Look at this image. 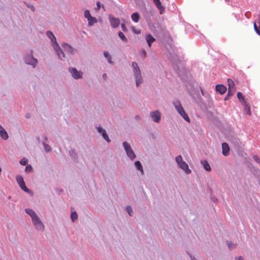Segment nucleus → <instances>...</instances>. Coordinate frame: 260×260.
Wrapping results in <instances>:
<instances>
[{"mask_svg": "<svg viewBox=\"0 0 260 260\" xmlns=\"http://www.w3.org/2000/svg\"><path fill=\"white\" fill-rule=\"evenodd\" d=\"M132 67L133 68V73L135 78L136 85L139 86L140 84L143 82V79L142 78L141 71L137 63L136 62H133L132 63Z\"/></svg>", "mask_w": 260, "mask_h": 260, "instance_id": "nucleus-1", "label": "nucleus"}, {"mask_svg": "<svg viewBox=\"0 0 260 260\" xmlns=\"http://www.w3.org/2000/svg\"><path fill=\"white\" fill-rule=\"evenodd\" d=\"M173 105L175 108L178 112V113L181 115V116L187 122L190 121L188 115L184 111L183 107L182 106L180 101L179 100H175L173 102Z\"/></svg>", "mask_w": 260, "mask_h": 260, "instance_id": "nucleus-2", "label": "nucleus"}, {"mask_svg": "<svg viewBox=\"0 0 260 260\" xmlns=\"http://www.w3.org/2000/svg\"><path fill=\"white\" fill-rule=\"evenodd\" d=\"M175 159L179 168L184 171L187 174L191 173V171L189 169L187 164L183 160L181 155H178L176 157Z\"/></svg>", "mask_w": 260, "mask_h": 260, "instance_id": "nucleus-3", "label": "nucleus"}, {"mask_svg": "<svg viewBox=\"0 0 260 260\" xmlns=\"http://www.w3.org/2000/svg\"><path fill=\"white\" fill-rule=\"evenodd\" d=\"M123 146L126 152L127 156L131 159H134L136 157V155L131 148V146L126 142L123 143Z\"/></svg>", "mask_w": 260, "mask_h": 260, "instance_id": "nucleus-4", "label": "nucleus"}, {"mask_svg": "<svg viewBox=\"0 0 260 260\" xmlns=\"http://www.w3.org/2000/svg\"><path fill=\"white\" fill-rule=\"evenodd\" d=\"M31 219L34 225L37 230H43L44 228V225L37 215Z\"/></svg>", "mask_w": 260, "mask_h": 260, "instance_id": "nucleus-5", "label": "nucleus"}, {"mask_svg": "<svg viewBox=\"0 0 260 260\" xmlns=\"http://www.w3.org/2000/svg\"><path fill=\"white\" fill-rule=\"evenodd\" d=\"M69 71L74 79H77L82 77V72L78 71L76 68H70Z\"/></svg>", "mask_w": 260, "mask_h": 260, "instance_id": "nucleus-6", "label": "nucleus"}, {"mask_svg": "<svg viewBox=\"0 0 260 260\" xmlns=\"http://www.w3.org/2000/svg\"><path fill=\"white\" fill-rule=\"evenodd\" d=\"M53 46L54 49L55 50L58 57L61 58L62 57L63 58H65V54L64 52L62 51V49L60 48L58 44L57 43H56L54 44H53Z\"/></svg>", "mask_w": 260, "mask_h": 260, "instance_id": "nucleus-7", "label": "nucleus"}, {"mask_svg": "<svg viewBox=\"0 0 260 260\" xmlns=\"http://www.w3.org/2000/svg\"><path fill=\"white\" fill-rule=\"evenodd\" d=\"M165 41L167 44L170 46H172L173 44V40L169 33L167 31L164 32V41Z\"/></svg>", "mask_w": 260, "mask_h": 260, "instance_id": "nucleus-8", "label": "nucleus"}, {"mask_svg": "<svg viewBox=\"0 0 260 260\" xmlns=\"http://www.w3.org/2000/svg\"><path fill=\"white\" fill-rule=\"evenodd\" d=\"M150 115L154 121L158 122L160 120L161 114L158 111L151 112Z\"/></svg>", "mask_w": 260, "mask_h": 260, "instance_id": "nucleus-9", "label": "nucleus"}, {"mask_svg": "<svg viewBox=\"0 0 260 260\" xmlns=\"http://www.w3.org/2000/svg\"><path fill=\"white\" fill-rule=\"evenodd\" d=\"M25 62L27 64L32 65L35 68L38 63V60L33 57L29 56L25 58Z\"/></svg>", "mask_w": 260, "mask_h": 260, "instance_id": "nucleus-10", "label": "nucleus"}, {"mask_svg": "<svg viewBox=\"0 0 260 260\" xmlns=\"http://www.w3.org/2000/svg\"><path fill=\"white\" fill-rule=\"evenodd\" d=\"M97 130L99 133L102 134L103 138L108 142L109 143L111 140L109 138L106 132L105 129H103V128L101 126H99L97 127Z\"/></svg>", "mask_w": 260, "mask_h": 260, "instance_id": "nucleus-11", "label": "nucleus"}, {"mask_svg": "<svg viewBox=\"0 0 260 260\" xmlns=\"http://www.w3.org/2000/svg\"><path fill=\"white\" fill-rule=\"evenodd\" d=\"M110 22L114 28L117 27L120 24V20L114 17H110Z\"/></svg>", "mask_w": 260, "mask_h": 260, "instance_id": "nucleus-12", "label": "nucleus"}, {"mask_svg": "<svg viewBox=\"0 0 260 260\" xmlns=\"http://www.w3.org/2000/svg\"><path fill=\"white\" fill-rule=\"evenodd\" d=\"M222 154L224 156H228L229 154L230 148L228 144L226 143L222 144Z\"/></svg>", "mask_w": 260, "mask_h": 260, "instance_id": "nucleus-13", "label": "nucleus"}, {"mask_svg": "<svg viewBox=\"0 0 260 260\" xmlns=\"http://www.w3.org/2000/svg\"><path fill=\"white\" fill-rule=\"evenodd\" d=\"M0 136H1V138L5 140H7L9 138L7 132L6 131L5 128L3 127H2V125H0Z\"/></svg>", "mask_w": 260, "mask_h": 260, "instance_id": "nucleus-14", "label": "nucleus"}, {"mask_svg": "<svg viewBox=\"0 0 260 260\" xmlns=\"http://www.w3.org/2000/svg\"><path fill=\"white\" fill-rule=\"evenodd\" d=\"M226 87L223 85H217L216 86V90L219 92L220 94H224L226 91Z\"/></svg>", "mask_w": 260, "mask_h": 260, "instance_id": "nucleus-15", "label": "nucleus"}, {"mask_svg": "<svg viewBox=\"0 0 260 260\" xmlns=\"http://www.w3.org/2000/svg\"><path fill=\"white\" fill-rule=\"evenodd\" d=\"M228 84L229 85V92L231 91H233V90H234V89H235V83L234 82V81L232 79H228Z\"/></svg>", "mask_w": 260, "mask_h": 260, "instance_id": "nucleus-16", "label": "nucleus"}, {"mask_svg": "<svg viewBox=\"0 0 260 260\" xmlns=\"http://www.w3.org/2000/svg\"><path fill=\"white\" fill-rule=\"evenodd\" d=\"M146 40L149 47H151V43L155 41V39L150 34H148L146 37Z\"/></svg>", "mask_w": 260, "mask_h": 260, "instance_id": "nucleus-17", "label": "nucleus"}, {"mask_svg": "<svg viewBox=\"0 0 260 260\" xmlns=\"http://www.w3.org/2000/svg\"><path fill=\"white\" fill-rule=\"evenodd\" d=\"M201 164L206 171L208 172H210L211 171L210 166L207 160L202 161Z\"/></svg>", "mask_w": 260, "mask_h": 260, "instance_id": "nucleus-18", "label": "nucleus"}, {"mask_svg": "<svg viewBox=\"0 0 260 260\" xmlns=\"http://www.w3.org/2000/svg\"><path fill=\"white\" fill-rule=\"evenodd\" d=\"M46 35L48 38H49L51 39V42L53 44L57 43L56 41V38L52 32L48 31L46 32Z\"/></svg>", "mask_w": 260, "mask_h": 260, "instance_id": "nucleus-19", "label": "nucleus"}, {"mask_svg": "<svg viewBox=\"0 0 260 260\" xmlns=\"http://www.w3.org/2000/svg\"><path fill=\"white\" fill-rule=\"evenodd\" d=\"M135 166L137 168V169L138 170L140 171L141 174L143 175L144 174V171H143V167H142V166L140 161H138V160L136 161L135 163Z\"/></svg>", "mask_w": 260, "mask_h": 260, "instance_id": "nucleus-20", "label": "nucleus"}, {"mask_svg": "<svg viewBox=\"0 0 260 260\" xmlns=\"http://www.w3.org/2000/svg\"><path fill=\"white\" fill-rule=\"evenodd\" d=\"M131 18L135 22H138L140 19V16L138 13L135 12L132 15Z\"/></svg>", "mask_w": 260, "mask_h": 260, "instance_id": "nucleus-21", "label": "nucleus"}, {"mask_svg": "<svg viewBox=\"0 0 260 260\" xmlns=\"http://www.w3.org/2000/svg\"><path fill=\"white\" fill-rule=\"evenodd\" d=\"M63 47L65 50L69 51V52L71 53H73L74 52V49L71 47V46L68 44H63Z\"/></svg>", "mask_w": 260, "mask_h": 260, "instance_id": "nucleus-22", "label": "nucleus"}, {"mask_svg": "<svg viewBox=\"0 0 260 260\" xmlns=\"http://www.w3.org/2000/svg\"><path fill=\"white\" fill-rule=\"evenodd\" d=\"M25 211H26V213H27L28 214H29L30 215L31 219L32 218L35 217L37 215L36 213L32 209H26Z\"/></svg>", "mask_w": 260, "mask_h": 260, "instance_id": "nucleus-23", "label": "nucleus"}, {"mask_svg": "<svg viewBox=\"0 0 260 260\" xmlns=\"http://www.w3.org/2000/svg\"><path fill=\"white\" fill-rule=\"evenodd\" d=\"M88 21V25L89 26H91L93 25L94 23H95L97 22V20L95 18L91 17L89 18V19H87Z\"/></svg>", "mask_w": 260, "mask_h": 260, "instance_id": "nucleus-24", "label": "nucleus"}, {"mask_svg": "<svg viewBox=\"0 0 260 260\" xmlns=\"http://www.w3.org/2000/svg\"><path fill=\"white\" fill-rule=\"evenodd\" d=\"M104 55L105 57L107 59L108 62L111 63L112 62V58L109 52L108 51H105L104 53Z\"/></svg>", "mask_w": 260, "mask_h": 260, "instance_id": "nucleus-25", "label": "nucleus"}, {"mask_svg": "<svg viewBox=\"0 0 260 260\" xmlns=\"http://www.w3.org/2000/svg\"><path fill=\"white\" fill-rule=\"evenodd\" d=\"M156 7L159 9L160 13L162 14V10L161 9V3L159 0H153Z\"/></svg>", "mask_w": 260, "mask_h": 260, "instance_id": "nucleus-26", "label": "nucleus"}, {"mask_svg": "<svg viewBox=\"0 0 260 260\" xmlns=\"http://www.w3.org/2000/svg\"><path fill=\"white\" fill-rule=\"evenodd\" d=\"M119 37L121 39L122 41H123L124 42H127V38L125 37L124 35L122 32H119L118 33Z\"/></svg>", "mask_w": 260, "mask_h": 260, "instance_id": "nucleus-27", "label": "nucleus"}, {"mask_svg": "<svg viewBox=\"0 0 260 260\" xmlns=\"http://www.w3.org/2000/svg\"><path fill=\"white\" fill-rule=\"evenodd\" d=\"M254 29L256 34L260 36V28L257 26L256 22L253 23Z\"/></svg>", "mask_w": 260, "mask_h": 260, "instance_id": "nucleus-28", "label": "nucleus"}, {"mask_svg": "<svg viewBox=\"0 0 260 260\" xmlns=\"http://www.w3.org/2000/svg\"><path fill=\"white\" fill-rule=\"evenodd\" d=\"M16 178V180H17L18 183L19 184V185H20L21 184L24 182V181L23 180V178L21 176H19V175L17 176Z\"/></svg>", "mask_w": 260, "mask_h": 260, "instance_id": "nucleus-29", "label": "nucleus"}, {"mask_svg": "<svg viewBox=\"0 0 260 260\" xmlns=\"http://www.w3.org/2000/svg\"><path fill=\"white\" fill-rule=\"evenodd\" d=\"M78 215L76 212H72L71 218L72 221L74 222L77 219Z\"/></svg>", "mask_w": 260, "mask_h": 260, "instance_id": "nucleus-30", "label": "nucleus"}, {"mask_svg": "<svg viewBox=\"0 0 260 260\" xmlns=\"http://www.w3.org/2000/svg\"><path fill=\"white\" fill-rule=\"evenodd\" d=\"M19 186H20V188L24 191L27 192H29V189L25 186V182L21 184L20 185H19Z\"/></svg>", "mask_w": 260, "mask_h": 260, "instance_id": "nucleus-31", "label": "nucleus"}, {"mask_svg": "<svg viewBox=\"0 0 260 260\" xmlns=\"http://www.w3.org/2000/svg\"><path fill=\"white\" fill-rule=\"evenodd\" d=\"M245 111L246 112V114L250 115L251 114L250 108L248 105H246L245 107Z\"/></svg>", "mask_w": 260, "mask_h": 260, "instance_id": "nucleus-32", "label": "nucleus"}, {"mask_svg": "<svg viewBox=\"0 0 260 260\" xmlns=\"http://www.w3.org/2000/svg\"><path fill=\"white\" fill-rule=\"evenodd\" d=\"M43 145L44 146V149L46 152H49L51 150V148L49 145L45 144V143H43Z\"/></svg>", "mask_w": 260, "mask_h": 260, "instance_id": "nucleus-33", "label": "nucleus"}, {"mask_svg": "<svg viewBox=\"0 0 260 260\" xmlns=\"http://www.w3.org/2000/svg\"><path fill=\"white\" fill-rule=\"evenodd\" d=\"M84 17L86 18H87V19H89V18L91 17V16L90 15V12L88 10L85 11Z\"/></svg>", "mask_w": 260, "mask_h": 260, "instance_id": "nucleus-34", "label": "nucleus"}, {"mask_svg": "<svg viewBox=\"0 0 260 260\" xmlns=\"http://www.w3.org/2000/svg\"><path fill=\"white\" fill-rule=\"evenodd\" d=\"M20 164L21 165L25 166L27 164V160L25 158H23L20 160Z\"/></svg>", "mask_w": 260, "mask_h": 260, "instance_id": "nucleus-35", "label": "nucleus"}, {"mask_svg": "<svg viewBox=\"0 0 260 260\" xmlns=\"http://www.w3.org/2000/svg\"><path fill=\"white\" fill-rule=\"evenodd\" d=\"M126 210L129 214V216H132L133 213V210L130 206H128L126 207Z\"/></svg>", "mask_w": 260, "mask_h": 260, "instance_id": "nucleus-36", "label": "nucleus"}, {"mask_svg": "<svg viewBox=\"0 0 260 260\" xmlns=\"http://www.w3.org/2000/svg\"><path fill=\"white\" fill-rule=\"evenodd\" d=\"M227 244H228V247H229L230 249L234 248L236 246V244L232 243H230V242H227Z\"/></svg>", "mask_w": 260, "mask_h": 260, "instance_id": "nucleus-37", "label": "nucleus"}, {"mask_svg": "<svg viewBox=\"0 0 260 260\" xmlns=\"http://www.w3.org/2000/svg\"><path fill=\"white\" fill-rule=\"evenodd\" d=\"M32 170V168L30 165H28L25 167V171L26 172H31Z\"/></svg>", "mask_w": 260, "mask_h": 260, "instance_id": "nucleus-38", "label": "nucleus"}, {"mask_svg": "<svg viewBox=\"0 0 260 260\" xmlns=\"http://www.w3.org/2000/svg\"><path fill=\"white\" fill-rule=\"evenodd\" d=\"M237 98L239 100H242L244 101V98L243 96V94L241 92H239L237 93Z\"/></svg>", "mask_w": 260, "mask_h": 260, "instance_id": "nucleus-39", "label": "nucleus"}, {"mask_svg": "<svg viewBox=\"0 0 260 260\" xmlns=\"http://www.w3.org/2000/svg\"><path fill=\"white\" fill-rule=\"evenodd\" d=\"M253 159L257 163H259V164L260 163V159H259L258 156L257 155H254L253 156Z\"/></svg>", "mask_w": 260, "mask_h": 260, "instance_id": "nucleus-40", "label": "nucleus"}, {"mask_svg": "<svg viewBox=\"0 0 260 260\" xmlns=\"http://www.w3.org/2000/svg\"><path fill=\"white\" fill-rule=\"evenodd\" d=\"M121 28H122V30L124 31H127L126 27L125 24H123V23L121 24Z\"/></svg>", "mask_w": 260, "mask_h": 260, "instance_id": "nucleus-41", "label": "nucleus"}, {"mask_svg": "<svg viewBox=\"0 0 260 260\" xmlns=\"http://www.w3.org/2000/svg\"><path fill=\"white\" fill-rule=\"evenodd\" d=\"M96 6H97V9L99 10L100 9V7H101V3H100V2H98L96 3Z\"/></svg>", "mask_w": 260, "mask_h": 260, "instance_id": "nucleus-42", "label": "nucleus"}, {"mask_svg": "<svg viewBox=\"0 0 260 260\" xmlns=\"http://www.w3.org/2000/svg\"><path fill=\"white\" fill-rule=\"evenodd\" d=\"M235 89H234V90L233 91H231L230 92H229V89L228 90V95H232L234 94V93L235 92Z\"/></svg>", "mask_w": 260, "mask_h": 260, "instance_id": "nucleus-43", "label": "nucleus"}, {"mask_svg": "<svg viewBox=\"0 0 260 260\" xmlns=\"http://www.w3.org/2000/svg\"><path fill=\"white\" fill-rule=\"evenodd\" d=\"M258 17H259V20L257 21V24H258V27L260 28V13H259V14L258 15Z\"/></svg>", "mask_w": 260, "mask_h": 260, "instance_id": "nucleus-44", "label": "nucleus"}, {"mask_svg": "<svg viewBox=\"0 0 260 260\" xmlns=\"http://www.w3.org/2000/svg\"><path fill=\"white\" fill-rule=\"evenodd\" d=\"M33 11H35V7L33 6H31V7H29Z\"/></svg>", "mask_w": 260, "mask_h": 260, "instance_id": "nucleus-45", "label": "nucleus"}, {"mask_svg": "<svg viewBox=\"0 0 260 260\" xmlns=\"http://www.w3.org/2000/svg\"><path fill=\"white\" fill-rule=\"evenodd\" d=\"M190 256L191 260H197L194 257L192 256L191 255Z\"/></svg>", "mask_w": 260, "mask_h": 260, "instance_id": "nucleus-46", "label": "nucleus"}, {"mask_svg": "<svg viewBox=\"0 0 260 260\" xmlns=\"http://www.w3.org/2000/svg\"><path fill=\"white\" fill-rule=\"evenodd\" d=\"M238 260H244V259L242 256H239L238 258Z\"/></svg>", "mask_w": 260, "mask_h": 260, "instance_id": "nucleus-47", "label": "nucleus"}, {"mask_svg": "<svg viewBox=\"0 0 260 260\" xmlns=\"http://www.w3.org/2000/svg\"><path fill=\"white\" fill-rule=\"evenodd\" d=\"M143 54L144 55V57H146V52L145 51H143Z\"/></svg>", "mask_w": 260, "mask_h": 260, "instance_id": "nucleus-48", "label": "nucleus"}, {"mask_svg": "<svg viewBox=\"0 0 260 260\" xmlns=\"http://www.w3.org/2000/svg\"><path fill=\"white\" fill-rule=\"evenodd\" d=\"M259 164H260V163H259Z\"/></svg>", "mask_w": 260, "mask_h": 260, "instance_id": "nucleus-49", "label": "nucleus"}]
</instances>
